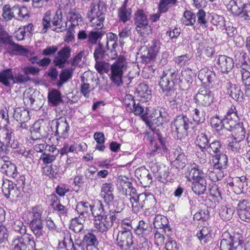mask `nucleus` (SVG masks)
Returning a JSON list of instances; mask_svg holds the SVG:
<instances>
[{
    "mask_svg": "<svg viewBox=\"0 0 250 250\" xmlns=\"http://www.w3.org/2000/svg\"><path fill=\"white\" fill-rule=\"evenodd\" d=\"M42 24L43 28L42 32V33H46L48 29L51 27V24L60 29L65 28L66 26V23L64 25H63L62 13L59 10H57L52 16L51 11H46L42 20Z\"/></svg>",
    "mask_w": 250,
    "mask_h": 250,
    "instance_id": "f257e3e1",
    "label": "nucleus"
},
{
    "mask_svg": "<svg viewBox=\"0 0 250 250\" xmlns=\"http://www.w3.org/2000/svg\"><path fill=\"white\" fill-rule=\"evenodd\" d=\"M191 122L188 118L183 114L176 116L171 122L172 131L176 135L178 138L181 139L187 135V131L189 128Z\"/></svg>",
    "mask_w": 250,
    "mask_h": 250,
    "instance_id": "f03ea898",
    "label": "nucleus"
},
{
    "mask_svg": "<svg viewBox=\"0 0 250 250\" xmlns=\"http://www.w3.org/2000/svg\"><path fill=\"white\" fill-rule=\"evenodd\" d=\"M126 69L125 58L123 57L118 58L110 67V78L112 82L118 86L122 84L123 75Z\"/></svg>",
    "mask_w": 250,
    "mask_h": 250,
    "instance_id": "7ed1b4c3",
    "label": "nucleus"
},
{
    "mask_svg": "<svg viewBox=\"0 0 250 250\" xmlns=\"http://www.w3.org/2000/svg\"><path fill=\"white\" fill-rule=\"evenodd\" d=\"M90 10L87 13V17L93 26L101 29L104 25L103 22L105 19L104 8L103 5L99 3H92L90 6Z\"/></svg>",
    "mask_w": 250,
    "mask_h": 250,
    "instance_id": "20e7f679",
    "label": "nucleus"
},
{
    "mask_svg": "<svg viewBox=\"0 0 250 250\" xmlns=\"http://www.w3.org/2000/svg\"><path fill=\"white\" fill-rule=\"evenodd\" d=\"M132 206V210L137 212L140 209H149L155 205V199L150 193H143L139 194Z\"/></svg>",
    "mask_w": 250,
    "mask_h": 250,
    "instance_id": "39448f33",
    "label": "nucleus"
},
{
    "mask_svg": "<svg viewBox=\"0 0 250 250\" xmlns=\"http://www.w3.org/2000/svg\"><path fill=\"white\" fill-rule=\"evenodd\" d=\"M35 248L33 237L28 234L14 238L11 244V250H35Z\"/></svg>",
    "mask_w": 250,
    "mask_h": 250,
    "instance_id": "423d86ee",
    "label": "nucleus"
},
{
    "mask_svg": "<svg viewBox=\"0 0 250 250\" xmlns=\"http://www.w3.org/2000/svg\"><path fill=\"white\" fill-rule=\"evenodd\" d=\"M160 44L159 42L153 40L149 44V47L142 46L139 50L142 57L146 62H149L154 59L159 51Z\"/></svg>",
    "mask_w": 250,
    "mask_h": 250,
    "instance_id": "0eeeda50",
    "label": "nucleus"
},
{
    "mask_svg": "<svg viewBox=\"0 0 250 250\" xmlns=\"http://www.w3.org/2000/svg\"><path fill=\"white\" fill-rule=\"evenodd\" d=\"M116 244L121 250H129L133 244L131 231H119Z\"/></svg>",
    "mask_w": 250,
    "mask_h": 250,
    "instance_id": "6e6552de",
    "label": "nucleus"
},
{
    "mask_svg": "<svg viewBox=\"0 0 250 250\" xmlns=\"http://www.w3.org/2000/svg\"><path fill=\"white\" fill-rule=\"evenodd\" d=\"M171 157L173 156L172 159H174L172 162L173 167L176 168H183L188 163V159L185 155L183 150L179 146H175L171 151Z\"/></svg>",
    "mask_w": 250,
    "mask_h": 250,
    "instance_id": "1a4fd4ad",
    "label": "nucleus"
},
{
    "mask_svg": "<svg viewBox=\"0 0 250 250\" xmlns=\"http://www.w3.org/2000/svg\"><path fill=\"white\" fill-rule=\"evenodd\" d=\"M1 189L4 196L7 198L14 200L21 197L20 190L11 181H4Z\"/></svg>",
    "mask_w": 250,
    "mask_h": 250,
    "instance_id": "9d476101",
    "label": "nucleus"
},
{
    "mask_svg": "<svg viewBox=\"0 0 250 250\" xmlns=\"http://www.w3.org/2000/svg\"><path fill=\"white\" fill-rule=\"evenodd\" d=\"M194 100L198 105L208 106L212 103L213 95L209 90L201 88L195 96Z\"/></svg>",
    "mask_w": 250,
    "mask_h": 250,
    "instance_id": "9b49d317",
    "label": "nucleus"
},
{
    "mask_svg": "<svg viewBox=\"0 0 250 250\" xmlns=\"http://www.w3.org/2000/svg\"><path fill=\"white\" fill-rule=\"evenodd\" d=\"M216 58V66L222 73H228L233 67L234 62L231 58L225 55H219Z\"/></svg>",
    "mask_w": 250,
    "mask_h": 250,
    "instance_id": "f8f14e48",
    "label": "nucleus"
},
{
    "mask_svg": "<svg viewBox=\"0 0 250 250\" xmlns=\"http://www.w3.org/2000/svg\"><path fill=\"white\" fill-rule=\"evenodd\" d=\"M71 49L69 46H64L59 51L55 56L53 62L56 66L62 68L70 57Z\"/></svg>",
    "mask_w": 250,
    "mask_h": 250,
    "instance_id": "ddd939ff",
    "label": "nucleus"
},
{
    "mask_svg": "<svg viewBox=\"0 0 250 250\" xmlns=\"http://www.w3.org/2000/svg\"><path fill=\"white\" fill-rule=\"evenodd\" d=\"M240 245V241L235 240L229 232H225L222 235L220 247L221 250H234Z\"/></svg>",
    "mask_w": 250,
    "mask_h": 250,
    "instance_id": "4468645a",
    "label": "nucleus"
},
{
    "mask_svg": "<svg viewBox=\"0 0 250 250\" xmlns=\"http://www.w3.org/2000/svg\"><path fill=\"white\" fill-rule=\"evenodd\" d=\"M186 177L188 181L193 183L205 179V175L202 170L199 169L198 167L193 164L187 167Z\"/></svg>",
    "mask_w": 250,
    "mask_h": 250,
    "instance_id": "2eb2a0df",
    "label": "nucleus"
},
{
    "mask_svg": "<svg viewBox=\"0 0 250 250\" xmlns=\"http://www.w3.org/2000/svg\"><path fill=\"white\" fill-rule=\"evenodd\" d=\"M112 225V221L110 220L108 215L97 218L94 222L96 229L102 233H106Z\"/></svg>",
    "mask_w": 250,
    "mask_h": 250,
    "instance_id": "dca6fc26",
    "label": "nucleus"
},
{
    "mask_svg": "<svg viewBox=\"0 0 250 250\" xmlns=\"http://www.w3.org/2000/svg\"><path fill=\"white\" fill-rule=\"evenodd\" d=\"M114 188V186L110 183H105L102 185L101 191V195L104 201L107 204H110L114 199L113 193Z\"/></svg>",
    "mask_w": 250,
    "mask_h": 250,
    "instance_id": "f3484780",
    "label": "nucleus"
},
{
    "mask_svg": "<svg viewBox=\"0 0 250 250\" xmlns=\"http://www.w3.org/2000/svg\"><path fill=\"white\" fill-rule=\"evenodd\" d=\"M135 174L143 187H149L151 184L152 177L149 171L145 167H141L136 170Z\"/></svg>",
    "mask_w": 250,
    "mask_h": 250,
    "instance_id": "a211bd4d",
    "label": "nucleus"
},
{
    "mask_svg": "<svg viewBox=\"0 0 250 250\" xmlns=\"http://www.w3.org/2000/svg\"><path fill=\"white\" fill-rule=\"evenodd\" d=\"M127 110L133 111L135 115H140L144 112V108L139 104H136L135 100L130 95H126L125 100Z\"/></svg>",
    "mask_w": 250,
    "mask_h": 250,
    "instance_id": "6ab92c4d",
    "label": "nucleus"
},
{
    "mask_svg": "<svg viewBox=\"0 0 250 250\" xmlns=\"http://www.w3.org/2000/svg\"><path fill=\"white\" fill-rule=\"evenodd\" d=\"M4 134L5 135L4 141L5 152L9 151L10 148L16 149L18 148L20 144L17 140L14 139V134L11 131L5 130L4 131Z\"/></svg>",
    "mask_w": 250,
    "mask_h": 250,
    "instance_id": "aec40b11",
    "label": "nucleus"
},
{
    "mask_svg": "<svg viewBox=\"0 0 250 250\" xmlns=\"http://www.w3.org/2000/svg\"><path fill=\"white\" fill-rule=\"evenodd\" d=\"M56 127V132L60 135V137L65 138L68 136L69 125L65 118H60L59 121H57Z\"/></svg>",
    "mask_w": 250,
    "mask_h": 250,
    "instance_id": "412c9836",
    "label": "nucleus"
},
{
    "mask_svg": "<svg viewBox=\"0 0 250 250\" xmlns=\"http://www.w3.org/2000/svg\"><path fill=\"white\" fill-rule=\"evenodd\" d=\"M48 102L53 106H57L62 103V98L61 92L56 89L49 91L47 95Z\"/></svg>",
    "mask_w": 250,
    "mask_h": 250,
    "instance_id": "4be33fe9",
    "label": "nucleus"
},
{
    "mask_svg": "<svg viewBox=\"0 0 250 250\" xmlns=\"http://www.w3.org/2000/svg\"><path fill=\"white\" fill-rule=\"evenodd\" d=\"M243 141L232 138L228 145V149L234 154L242 153L245 147V143Z\"/></svg>",
    "mask_w": 250,
    "mask_h": 250,
    "instance_id": "5701e85b",
    "label": "nucleus"
},
{
    "mask_svg": "<svg viewBox=\"0 0 250 250\" xmlns=\"http://www.w3.org/2000/svg\"><path fill=\"white\" fill-rule=\"evenodd\" d=\"M245 4L241 0H231L228 5V9L234 15L239 16Z\"/></svg>",
    "mask_w": 250,
    "mask_h": 250,
    "instance_id": "b1692460",
    "label": "nucleus"
},
{
    "mask_svg": "<svg viewBox=\"0 0 250 250\" xmlns=\"http://www.w3.org/2000/svg\"><path fill=\"white\" fill-rule=\"evenodd\" d=\"M92 207V206L88 202H79L76 206V210L80 214L78 217H83L85 219L90 212H91Z\"/></svg>",
    "mask_w": 250,
    "mask_h": 250,
    "instance_id": "393cba45",
    "label": "nucleus"
},
{
    "mask_svg": "<svg viewBox=\"0 0 250 250\" xmlns=\"http://www.w3.org/2000/svg\"><path fill=\"white\" fill-rule=\"evenodd\" d=\"M214 77V73L207 67L201 69L198 75L199 80L205 83H211Z\"/></svg>",
    "mask_w": 250,
    "mask_h": 250,
    "instance_id": "a878e982",
    "label": "nucleus"
},
{
    "mask_svg": "<svg viewBox=\"0 0 250 250\" xmlns=\"http://www.w3.org/2000/svg\"><path fill=\"white\" fill-rule=\"evenodd\" d=\"M213 167L216 168L225 169L228 163L227 156L223 153L213 156Z\"/></svg>",
    "mask_w": 250,
    "mask_h": 250,
    "instance_id": "bb28decb",
    "label": "nucleus"
},
{
    "mask_svg": "<svg viewBox=\"0 0 250 250\" xmlns=\"http://www.w3.org/2000/svg\"><path fill=\"white\" fill-rule=\"evenodd\" d=\"M16 14L15 5L11 7L9 4H6L2 7V17L6 21H11L15 18Z\"/></svg>",
    "mask_w": 250,
    "mask_h": 250,
    "instance_id": "cd10ccee",
    "label": "nucleus"
},
{
    "mask_svg": "<svg viewBox=\"0 0 250 250\" xmlns=\"http://www.w3.org/2000/svg\"><path fill=\"white\" fill-rule=\"evenodd\" d=\"M84 222L85 219L83 217H75L71 220L70 229L75 233H79L83 229Z\"/></svg>",
    "mask_w": 250,
    "mask_h": 250,
    "instance_id": "c85d7f7f",
    "label": "nucleus"
},
{
    "mask_svg": "<svg viewBox=\"0 0 250 250\" xmlns=\"http://www.w3.org/2000/svg\"><path fill=\"white\" fill-rule=\"evenodd\" d=\"M177 3V0H159L158 9L161 13H165L174 6Z\"/></svg>",
    "mask_w": 250,
    "mask_h": 250,
    "instance_id": "c756f323",
    "label": "nucleus"
},
{
    "mask_svg": "<svg viewBox=\"0 0 250 250\" xmlns=\"http://www.w3.org/2000/svg\"><path fill=\"white\" fill-rule=\"evenodd\" d=\"M128 0H125L123 4L118 9V17L120 21L124 23L129 21L130 19L131 12L129 9L126 8Z\"/></svg>",
    "mask_w": 250,
    "mask_h": 250,
    "instance_id": "7c9ffc66",
    "label": "nucleus"
},
{
    "mask_svg": "<svg viewBox=\"0 0 250 250\" xmlns=\"http://www.w3.org/2000/svg\"><path fill=\"white\" fill-rule=\"evenodd\" d=\"M222 146L221 142L214 141L208 145L206 150L213 156L222 153Z\"/></svg>",
    "mask_w": 250,
    "mask_h": 250,
    "instance_id": "2f4dec72",
    "label": "nucleus"
},
{
    "mask_svg": "<svg viewBox=\"0 0 250 250\" xmlns=\"http://www.w3.org/2000/svg\"><path fill=\"white\" fill-rule=\"evenodd\" d=\"M29 225L32 231L37 237H40L43 235V221H30Z\"/></svg>",
    "mask_w": 250,
    "mask_h": 250,
    "instance_id": "473e14b6",
    "label": "nucleus"
},
{
    "mask_svg": "<svg viewBox=\"0 0 250 250\" xmlns=\"http://www.w3.org/2000/svg\"><path fill=\"white\" fill-rule=\"evenodd\" d=\"M192 189L197 194H203L207 188V182L206 179L198 181L193 182L192 183Z\"/></svg>",
    "mask_w": 250,
    "mask_h": 250,
    "instance_id": "72a5a7b5",
    "label": "nucleus"
},
{
    "mask_svg": "<svg viewBox=\"0 0 250 250\" xmlns=\"http://www.w3.org/2000/svg\"><path fill=\"white\" fill-rule=\"evenodd\" d=\"M167 121L166 118H163L160 117H154L149 120H147L146 122V125L152 129H156L157 127L163 126L165 124Z\"/></svg>",
    "mask_w": 250,
    "mask_h": 250,
    "instance_id": "f704fd0d",
    "label": "nucleus"
},
{
    "mask_svg": "<svg viewBox=\"0 0 250 250\" xmlns=\"http://www.w3.org/2000/svg\"><path fill=\"white\" fill-rule=\"evenodd\" d=\"M136 90L138 95L144 98L145 101H147L151 98V90L148 89V87L146 84L144 83H140L138 86Z\"/></svg>",
    "mask_w": 250,
    "mask_h": 250,
    "instance_id": "c9c22d12",
    "label": "nucleus"
},
{
    "mask_svg": "<svg viewBox=\"0 0 250 250\" xmlns=\"http://www.w3.org/2000/svg\"><path fill=\"white\" fill-rule=\"evenodd\" d=\"M91 213L96 219L107 215L105 214L103 204L99 200L97 201L95 205L92 206Z\"/></svg>",
    "mask_w": 250,
    "mask_h": 250,
    "instance_id": "e433bc0d",
    "label": "nucleus"
},
{
    "mask_svg": "<svg viewBox=\"0 0 250 250\" xmlns=\"http://www.w3.org/2000/svg\"><path fill=\"white\" fill-rule=\"evenodd\" d=\"M134 20L136 26L146 25L148 23L147 17L143 10H138L136 11Z\"/></svg>",
    "mask_w": 250,
    "mask_h": 250,
    "instance_id": "4c0bfd02",
    "label": "nucleus"
},
{
    "mask_svg": "<svg viewBox=\"0 0 250 250\" xmlns=\"http://www.w3.org/2000/svg\"><path fill=\"white\" fill-rule=\"evenodd\" d=\"M13 74L11 69H7L0 72V82L6 86H9L10 81H13Z\"/></svg>",
    "mask_w": 250,
    "mask_h": 250,
    "instance_id": "58836bf2",
    "label": "nucleus"
},
{
    "mask_svg": "<svg viewBox=\"0 0 250 250\" xmlns=\"http://www.w3.org/2000/svg\"><path fill=\"white\" fill-rule=\"evenodd\" d=\"M2 167L5 169L6 175L15 178L17 176V167L10 161H5Z\"/></svg>",
    "mask_w": 250,
    "mask_h": 250,
    "instance_id": "ea45409f",
    "label": "nucleus"
},
{
    "mask_svg": "<svg viewBox=\"0 0 250 250\" xmlns=\"http://www.w3.org/2000/svg\"><path fill=\"white\" fill-rule=\"evenodd\" d=\"M238 119H234L232 117H225L223 119V131H231L239 124L238 122Z\"/></svg>",
    "mask_w": 250,
    "mask_h": 250,
    "instance_id": "a19ab883",
    "label": "nucleus"
},
{
    "mask_svg": "<svg viewBox=\"0 0 250 250\" xmlns=\"http://www.w3.org/2000/svg\"><path fill=\"white\" fill-rule=\"evenodd\" d=\"M231 131L233 133L232 139L244 140L245 137L246 131L242 123H239Z\"/></svg>",
    "mask_w": 250,
    "mask_h": 250,
    "instance_id": "79ce46f5",
    "label": "nucleus"
},
{
    "mask_svg": "<svg viewBox=\"0 0 250 250\" xmlns=\"http://www.w3.org/2000/svg\"><path fill=\"white\" fill-rule=\"evenodd\" d=\"M229 92L232 98L236 101L242 100L243 93L240 88L236 84H232L229 89Z\"/></svg>",
    "mask_w": 250,
    "mask_h": 250,
    "instance_id": "37998d69",
    "label": "nucleus"
},
{
    "mask_svg": "<svg viewBox=\"0 0 250 250\" xmlns=\"http://www.w3.org/2000/svg\"><path fill=\"white\" fill-rule=\"evenodd\" d=\"M182 21L186 25H193L196 22V15L190 11L187 10L184 13Z\"/></svg>",
    "mask_w": 250,
    "mask_h": 250,
    "instance_id": "c03bdc74",
    "label": "nucleus"
},
{
    "mask_svg": "<svg viewBox=\"0 0 250 250\" xmlns=\"http://www.w3.org/2000/svg\"><path fill=\"white\" fill-rule=\"evenodd\" d=\"M6 50L7 52L12 54H24L27 52V50L25 48L14 42L7 46Z\"/></svg>",
    "mask_w": 250,
    "mask_h": 250,
    "instance_id": "a18cd8bd",
    "label": "nucleus"
},
{
    "mask_svg": "<svg viewBox=\"0 0 250 250\" xmlns=\"http://www.w3.org/2000/svg\"><path fill=\"white\" fill-rule=\"evenodd\" d=\"M23 101L25 105L30 106V108L36 109L39 107V106L35 105L34 103L35 102V100L34 96L31 93V91L30 90H26L24 92Z\"/></svg>",
    "mask_w": 250,
    "mask_h": 250,
    "instance_id": "49530a36",
    "label": "nucleus"
},
{
    "mask_svg": "<svg viewBox=\"0 0 250 250\" xmlns=\"http://www.w3.org/2000/svg\"><path fill=\"white\" fill-rule=\"evenodd\" d=\"M197 236L202 244H206L211 239L210 231L208 228L203 227L199 232L197 233Z\"/></svg>",
    "mask_w": 250,
    "mask_h": 250,
    "instance_id": "de8ad7c7",
    "label": "nucleus"
},
{
    "mask_svg": "<svg viewBox=\"0 0 250 250\" xmlns=\"http://www.w3.org/2000/svg\"><path fill=\"white\" fill-rule=\"evenodd\" d=\"M13 117L17 121L20 122H26L29 119L28 112L25 110H22L21 108L15 109Z\"/></svg>",
    "mask_w": 250,
    "mask_h": 250,
    "instance_id": "09e8293b",
    "label": "nucleus"
},
{
    "mask_svg": "<svg viewBox=\"0 0 250 250\" xmlns=\"http://www.w3.org/2000/svg\"><path fill=\"white\" fill-rule=\"evenodd\" d=\"M168 224V220L165 216L158 214L154 218L153 224L155 229H161L162 228H164Z\"/></svg>",
    "mask_w": 250,
    "mask_h": 250,
    "instance_id": "8fccbe9b",
    "label": "nucleus"
},
{
    "mask_svg": "<svg viewBox=\"0 0 250 250\" xmlns=\"http://www.w3.org/2000/svg\"><path fill=\"white\" fill-rule=\"evenodd\" d=\"M209 194L214 200V203H219L222 200L221 190L216 185L212 186L209 189Z\"/></svg>",
    "mask_w": 250,
    "mask_h": 250,
    "instance_id": "3c124183",
    "label": "nucleus"
},
{
    "mask_svg": "<svg viewBox=\"0 0 250 250\" xmlns=\"http://www.w3.org/2000/svg\"><path fill=\"white\" fill-rule=\"evenodd\" d=\"M74 68H69L63 69L60 75V82L59 85H62L64 83H66L70 79L73 75Z\"/></svg>",
    "mask_w": 250,
    "mask_h": 250,
    "instance_id": "603ef678",
    "label": "nucleus"
},
{
    "mask_svg": "<svg viewBox=\"0 0 250 250\" xmlns=\"http://www.w3.org/2000/svg\"><path fill=\"white\" fill-rule=\"evenodd\" d=\"M69 21L71 22L70 26L76 27L77 25H79V22L82 21V16L75 10H71L69 13Z\"/></svg>",
    "mask_w": 250,
    "mask_h": 250,
    "instance_id": "864d4df0",
    "label": "nucleus"
},
{
    "mask_svg": "<svg viewBox=\"0 0 250 250\" xmlns=\"http://www.w3.org/2000/svg\"><path fill=\"white\" fill-rule=\"evenodd\" d=\"M41 127V124L38 122L35 123L33 125L31 129V138L32 140H38L42 138Z\"/></svg>",
    "mask_w": 250,
    "mask_h": 250,
    "instance_id": "5fc2aeb1",
    "label": "nucleus"
},
{
    "mask_svg": "<svg viewBox=\"0 0 250 250\" xmlns=\"http://www.w3.org/2000/svg\"><path fill=\"white\" fill-rule=\"evenodd\" d=\"M12 227L16 231L19 232L21 235L27 234L26 233V226L24 225L23 223L20 219H16L14 220L12 223Z\"/></svg>",
    "mask_w": 250,
    "mask_h": 250,
    "instance_id": "6e6d98bb",
    "label": "nucleus"
},
{
    "mask_svg": "<svg viewBox=\"0 0 250 250\" xmlns=\"http://www.w3.org/2000/svg\"><path fill=\"white\" fill-rule=\"evenodd\" d=\"M136 234L145 235L149 233L148 225L143 220L140 221L137 228L135 230Z\"/></svg>",
    "mask_w": 250,
    "mask_h": 250,
    "instance_id": "4d7b16f0",
    "label": "nucleus"
},
{
    "mask_svg": "<svg viewBox=\"0 0 250 250\" xmlns=\"http://www.w3.org/2000/svg\"><path fill=\"white\" fill-rule=\"evenodd\" d=\"M166 95L168 97V100L170 103L173 104H180L182 103V99L180 95H177L176 91L172 89H169L167 92Z\"/></svg>",
    "mask_w": 250,
    "mask_h": 250,
    "instance_id": "13d9d810",
    "label": "nucleus"
},
{
    "mask_svg": "<svg viewBox=\"0 0 250 250\" xmlns=\"http://www.w3.org/2000/svg\"><path fill=\"white\" fill-rule=\"evenodd\" d=\"M157 137L160 144H155L154 145L150 153L151 156H154L156 154L162 153L163 150L165 151V147L162 137L159 134H157Z\"/></svg>",
    "mask_w": 250,
    "mask_h": 250,
    "instance_id": "bf43d9fd",
    "label": "nucleus"
},
{
    "mask_svg": "<svg viewBox=\"0 0 250 250\" xmlns=\"http://www.w3.org/2000/svg\"><path fill=\"white\" fill-rule=\"evenodd\" d=\"M132 186V183L126 178L119 179L117 185L118 189L121 193H126V189Z\"/></svg>",
    "mask_w": 250,
    "mask_h": 250,
    "instance_id": "052dcab7",
    "label": "nucleus"
},
{
    "mask_svg": "<svg viewBox=\"0 0 250 250\" xmlns=\"http://www.w3.org/2000/svg\"><path fill=\"white\" fill-rule=\"evenodd\" d=\"M209 140L207 136L203 133L198 135L196 140V144L202 149V151H204V149H206L208 146Z\"/></svg>",
    "mask_w": 250,
    "mask_h": 250,
    "instance_id": "680f3d73",
    "label": "nucleus"
},
{
    "mask_svg": "<svg viewBox=\"0 0 250 250\" xmlns=\"http://www.w3.org/2000/svg\"><path fill=\"white\" fill-rule=\"evenodd\" d=\"M192 118L195 122L203 123L205 121V113L203 110L194 108L192 111Z\"/></svg>",
    "mask_w": 250,
    "mask_h": 250,
    "instance_id": "e2e57ef3",
    "label": "nucleus"
},
{
    "mask_svg": "<svg viewBox=\"0 0 250 250\" xmlns=\"http://www.w3.org/2000/svg\"><path fill=\"white\" fill-rule=\"evenodd\" d=\"M43 173L50 178H55L58 173V169L56 165L46 166L42 168Z\"/></svg>",
    "mask_w": 250,
    "mask_h": 250,
    "instance_id": "0e129e2a",
    "label": "nucleus"
},
{
    "mask_svg": "<svg viewBox=\"0 0 250 250\" xmlns=\"http://www.w3.org/2000/svg\"><path fill=\"white\" fill-rule=\"evenodd\" d=\"M196 17H197V22L198 24H200L201 26L203 28H207L208 21L206 18V13L205 11L200 9H199L197 13H196Z\"/></svg>",
    "mask_w": 250,
    "mask_h": 250,
    "instance_id": "69168bd1",
    "label": "nucleus"
},
{
    "mask_svg": "<svg viewBox=\"0 0 250 250\" xmlns=\"http://www.w3.org/2000/svg\"><path fill=\"white\" fill-rule=\"evenodd\" d=\"M234 210L227 207H222L220 210L219 214L224 220H229L232 217Z\"/></svg>",
    "mask_w": 250,
    "mask_h": 250,
    "instance_id": "338daca9",
    "label": "nucleus"
},
{
    "mask_svg": "<svg viewBox=\"0 0 250 250\" xmlns=\"http://www.w3.org/2000/svg\"><path fill=\"white\" fill-rule=\"evenodd\" d=\"M108 216L112 224L114 222L119 223L124 217L123 211L109 210Z\"/></svg>",
    "mask_w": 250,
    "mask_h": 250,
    "instance_id": "774afa93",
    "label": "nucleus"
}]
</instances>
